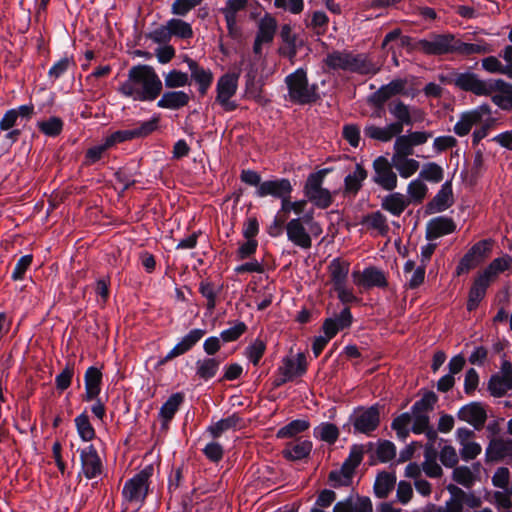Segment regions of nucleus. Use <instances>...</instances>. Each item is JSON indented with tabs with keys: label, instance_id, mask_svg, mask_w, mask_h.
<instances>
[{
	"label": "nucleus",
	"instance_id": "f257e3e1",
	"mask_svg": "<svg viewBox=\"0 0 512 512\" xmlns=\"http://www.w3.org/2000/svg\"><path fill=\"white\" fill-rule=\"evenodd\" d=\"M163 82L155 69L146 64L132 66L128 71V78L118 91L125 97L135 101L152 102L162 93Z\"/></svg>",
	"mask_w": 512,
	"mask_h": 512
},
{
	"label": "nucleus",
	"instance_id": "f03ea898",
	"mask_svg": "<svg viewBox=\"0 0 512 512\" xmlns=\"http://www.w3.org/2000/svg\"><path fill=\"white\" fill-rule=\"evenodd\" d=\"M388 112L395 118L394 122L385 127H378L374 124L366 125L364 135L372 140L390 142L396 135L403 132L405 126H412L415 122L409 105L400 99L392 100L387 105Z\"/></svg>",
	"mask_w": 512,
	"mask_h": 512
},
{
	"label": "nucleus",
	"instance_id": "7ed1b4c3",
	"mask_svg": "<svg viewBox=\"0 0 512 512\" xmlns=\"http://www.w3.org/2000/svg\"><path fill=\"white\" fill-rule=\"evenodd\" d=\"M285 84L292 103L307 105L316 103L320 99L318 85L309 84L307 70L303 67L288 74L285 77Z\"/></svg>",
	"mask_w": 512,
	"mask_h": 512
},
{
	"label": "nucleus",
	"instance_id": "20e7f679",
	"mask_svg": "<svg viewBox=\"0 0 512 512\" xmlns=\"http://www.w3.org/2000/svg\"><path fill=\"white\" fill-rule=\"evenodd\" d=\"M380 424L379 405L375 404L368 408L359 406L354 409L349 416L348 423L344 425H352L355 433L370 435Z\"/></svg>",
	"mask_w": 512,
	"mask_h": 512
},
{
	"label": "nucleus",
	"instance_id": "39448f33",
	"mask_svg": "<svg viewBox=\"0 0 512 512\" xmlns=\"http://www.w3.org/2000/svg\"><path fill=\"white\" fill-rule=\"evenodd\" d=\"M417 47L426 55L441 56L457 54L458 39L451 33H431L430 40H418Z\"/></svg>",
	"mask_w": 512,
	"mask_h": 512
},
{
	"label": "nucleus",
	"instance_id": "423d86ee",
	"mask_svg": "<svg viewBox=\"0 0 512 512\" xmlns=\"http://www.w3.org/2000/svg\"><path fill=\"white\" fill-rule=\"evenodd\" d=\"M154 472L153 465L145 466L141 471L135 474L131 479L126 481L122 494L128 501L143 502L148 495L149 479Z\"/></svg>",
	"mask_w": 512,
	"mask_h": 512
},
{
	"label": "nucleus",
	"instance_id": "0eeeda50",
	"mask_svg": "<svg viewBox=\"0 0 512 512\" xmlns=\"http://www.w3.org/2000/svg\"><path fill=\"white\" fill-rule=\"evenodd\" d=\"M374 175L372 181L382 189L392 192L396 189L398 178L393 171V163L384 156H378L373 161Z\"/></svg>",
	"mask_w": 512,
	"mask_h": 512
},
{
	"label": "nucleus",
	"instance_id": "6e6552de",
	"mask_svg": "<svg viewBox=\"0 0 512 512\" xmlns=\"http://www.w3.org/2000/svg\"><path fill=\"white\" fill-rule=\"evenodd\" d=\"M490 247L489 240H481L475 243L460 259L455 270L456 276L467 274L477 267L490 251Z\"/></svg>",
	"mask_w": 512,
	"mask_h": 512
},
{
	"label": "nucleus",
	"instance_id": "1a4fd4ad",
	"mask_svg": "<svg viewBox=\"0 0 512 512\" xmlns=\"http://www.w3.org/2000/svg\"><path fill=\"white\" fill-rule=\"evenodd\" d=\"M354 283L365 290L374 287L386 289L388 280L385 273L376 266H368L362 272L354 271L352 273Z\"/></svg>",
	"mask_w": 512,
	"mask_h": 512
},
{
	"label": "nucleus",
	"instance_id": "9d476101",
	"mask_svg": "<svg viewBox=\"0 0 512 512\" xmlns=\"http://www.w3.org/2000/svg\"><path fill=\"white\" fill-rule=\"evenodd\" d=\"M294 188L293 184L288 178H272L263 181V184L256 189L254 194L256 197L264 198L271 196L274 199H282L285 196L292 194Z\"/></svg>",
	"mask_w": 512,
	"mask_h": 512
},
{
	"label": "nucleus",
	"instance_id": "9b49d317",
	"mask_svg": "<svg viewBox=\"0 0 512 512\" xmlns=\"http://www.w3.org/2000/svg\"><path fill=\"white\" fill-rule=\"evenodd\" d=\"M489 96L492 102L503 110H512V85L503 79H491Z\"/></svg>",
	"mask_w": 512,
	"mask_h": 512
},
{
	"label": "nucleus",
	"instance_id": "f8f14e48",
	"mask_svg": "<svg viewBox=\"0 0 512 512\" xmlns=\"http://www.w3.org/2000/svg\"><path fill=\"white\" fill-rule=\"evenodd\" d=\"M457 88L465 91L473 93L476 96H489V84H491V79L482 80L479 76L470 71L460 72Z\"/></svg>",
	"mask_w": 512,
	"mask_h": 512
},
{
	"label": "nucleus",
	"instance_id": "ddd939ff",
	"mask_svg": "<svg viewBox=\"0 0 512 512\" xmlns=\"http://www.w3.org/2000/svg\"><path fill=\"white\" fill-rule=\"evenodd\" d=\"M457 417L472 425L475 430H481L487 420V413L480 402H470L459 409Z\"/></svg>",
	"mask_w": 512,
	"mask_h": 512
},
{
	"label": "nucleus",
	"instance_id": "4468645a",
	"mask_svg": "<svg viewBox=\"0 0 512 512\" xmlns=\"http://www.w3.org/2000/svg\"><path fill=\"white\" fill-rule=\"evenodd\" d=\"M454 203L451 180L442 184L436 195L426 204V214L440 213L450 208Z\"/></svg>",
	"mask_w": 512,
	"mask_h": 512
},
{
	"label": "nucleus",
	"instance_id": "2eb2a0df",
	"mask_svg": "<svg viewBox=\"0 0 512 512\" xmlns=\"http://www.w3.org/2000/svg\"><path fill=\"white\" fill-rule=\"evenodd\" d=\"M353 323V315L349 307H344L339 314L326 318L322 324V331L329 338H334L339 331L348 329Z\"/></svg>",
	"mask_w": 512,
	"mask_h": 512
},
{
	"label": "nucleus",
	"instance_id": "dca6fc26",
	"mask_svg": "<svg viewBox=\"0 0 512 512\" xmlns=\"http://www.w3.org/2000/svg\"><path fill=\"white\" fill-rule=\"evenodd\" d=\"M456 223L450 217L437 216L430 219L426 224L425 238L433 241L442 236L456 231Z\"/></svg>",
	"mask_w": 512,
	"mask_h": 512
},
{
	"label": "nucleus",
	"instance_id": "f3484780",
	"mask_svg": "<svg viewBox=\"0 0 512 512\" xmlns=\"http://www.w3.org/2000/svg\"><path fill=\"white\" fill-rule=\"evenodd\" d=\"M103 374L95 366L87 368L84 374L85 393L81 395L83 402H92L101 393Z\"/></svg>",
	"mask_w": 512,
	"mask_h": 512
},
{
	"label": "nucleus",
	"instance_id": "a211bd4d",
	"mask_svg": "<svg viewBox=\"0 0 512 512\" xmlns=\"http://www.w3.org/2000/svg\"><path fill=\"white\" fill-rule=\"evenodd\" d=\"M80 461L87 479L96 478L101 474L102 461L94 445H89L80 451Z\"/></svg>",
	"mask_w": 512,
	"mask_h": 512
},
{
	"label": "nucleus",
	"instance_id": "6ab92c4d",
	"mask_svg": "<svg viewBox=\"0 0 512 512\" xmlns=\"http://www.w3.org/2000/svg\"><path fill=\"white\" fill-rule=\"evenodd\" d=\"M287 238L294 245L302 249H310L312 246V239L307 232L301 219L293 218L285 226Z\"/></svg>",
	"mask_w": 512,
	"mask_h": 512
},
{
	"label": "nucleus",
	"instance_id": "aec40b11",
	"mask_svg": "<svg viewBox=\"0 0 512 512\" xmlns=\"http://www.w3.org/2000/svg\"><path fill=\"white\" fill-rule=\"evenodd\" d=\"M406 81L403 79H394L386 85H382L372 96L371 102L377 108L391 99L393 96L404 94Z\"/></svg>",
	"mask_w": 512,
	"mask_h": 512
},
{
	"label": "nucleus",
	"instance_id": "412c9836",
	"mask_svg": "<svg viewBox=\"0 0 512 512\" xmlns=\"http://www.w3.org/2000/svg\"><path fill=\"white\" fill-rule=\"evenodd\" d=\"M332 512H373V505L367 496L350 495L336 502Z\"/></svg>",
	"mask_w": 512,
	"mask_h": 512
},
{
	"label": "nucleus",
	"instance_id": "4be33fe9",
	"mask_svg": "<svg viewBox=\"0 0 512 512\" xmlns=\"http://www.w3.org/2000/svg\"><path fill=\"white\" fill-rule=\"evenodd\" d=\"M490 283L491 281L481 273H479L474 278V281L469 289L468 300L466 303V309L469 312H472L478 308L480 302L486 296V292L490 286Z\"/></svg>",
	"mask_w": 512,
	"mask_h": 512
},
{
	"label": "nucleus",
	"instance_id": "5701e85b",
	"mask_svg": "<svg viewBox=\"0 0 512 512\" xmlns=\"http://www.w3.org/2000/svg\"><path fill=\"white\" fill-rule=\"evenodd\" d=\"M512 457V439H492L485 451L486 462H497L505 457Z\"/></svg>",
	"mask_w": 512,
	"mask_h": 512
},
{
	"label": "nucleus",
	"instance_id": "b1692460",
	"mask_svg": "<svg viewBox=\"0 0 512 512\" xmlns=\"http://www.w3.org/2000/svg\"><path fill=\"white\" fill-rule=\"evenodd\" d=\"M307 371V360L303 353H298L296 359L293 357H285L282 365L277 368L278 374H286L291 379L302 376Z\"/></svg>",
	"mask_w": 512,
	"mask_h": 512
},
{
	"label": "nucleus",
	"instance_id": "393cba45",
	"mask_svg": "<svg viewBox=\"0 0 512 512\" xmlns=\"http://www.w3.org/2000/svg\"><path fill=\"white\" fill-rule=\"evenodd\" d=\"M243 426V419L239 416L238 413H233L232 415L222 418L218 420L216 423L211 424L207 427L206 432L213 439L219 438L223 433L229 430H239Z\"/></svg>",
	"mask_w": 512,
	"mask_h": 512
},
{
	"label": "nucleus",
	"instance_id": "a878e982",
	"mask_svg": "<svg viewBox=\"0 0 512 512\" xmlns=\"http://www.w3.org/2000/svg\"><path fill=\"white\" fill-rule=\"evenodd\" d=\"M410 204L411 200L404 194L393 191L381 200V208L396 217H399Z\"/></svg>",
	"mask_w": 512,
	"mask_h": 512
},
{
	"label": "nucleus",
	"instance_id": "bb28decb",
	"mask_svg": "<svg viewBox=\"0 0 512 512\" xmlns=\"http://www.w3.org/2000/svg\"><path fill=\"white\" fill-rule=\"evenodd\" d=\"M190 96L185 91L173 90L161 93V98L157 102V107L162 109L179 110L188 105Z\"/></svg>",
	"mask_w": 512,
	"mask_h": 512
},
{
	"label": "nucleus",
	"instance_id": "cd10ccee",
	"mask_svg": "<svg viewBox=\"0 0 512 512\" xmlns=\"http://www.w3.org/2000/svg\"><path fill=\"white\" fill-rule=\"evenodd\" d=\"M206 330L194 328L190 330L181 340L170 350V356H181L191 351L194 346L205 336Z\"/></svg>",
	"mask_w": 512,
	"mask_h": 512
},
{
	"label": "nucleus",
	"instance_id": "c85d7f7f",
	"mask_svg": "<svg viewBox=\"0 0 512 512\" xmlns=\"http://www.w3.org/2000/svg\"><path fill=\"white\" fill-rule=\"evenodd\" d=\"M378 68L366 54L350 53L348 71L362 75H375L379 72Z\"/></svg>",
	"mask_w": 512,
	"mask_h": 512
},
{
	"label": "nucleus",
	"instance_id": "c756f323",
	"mask_svg": "<svg viewBox=\"0 0 512 512\" xmlns=\"http://www.w3.org/2000/svg\"><path fill=\"white\" fill-rule=\"evenodd\" d=\"M312 450V442L303 440L299 442H288L282 451V455L289 461L302 460L309 456Z\"/></svg>",
	"mask_w": 512,
	"mask_h": 512
},
{
	"label": "nucleus",
	"instance_id": "7c9ffc66",
	"mask_svg": "<svg viewBox=\"0 0 512 512\" xmlns=\"http://www.w3.org/2000/svg\"><path fill=\"white\" fill-rule=\"evenodd\" d=\"M221 359L217 357H206L196 361V376L207 382L214 378L219 371Z\"/></svg>",
	"mask_w": 512,
	"mask_h": 512
},
{
	"label": "nucleus",
	"instance_id": "2f4dec72",
	"mask_svg": "<svg viewBox=\"0 0 512 512\" xmlns=\"http://www.w3.org/2000/svg\"><path fill=\"white\" fill-rule=\"evenodd\" d=\"M364 456L362 445L354 444L350 448L348 457L341 465L342 476L345 478H353L356 468L361 464Z\"/></svg>",
	"mask_w": 512,
	"mask_h": 512
},
{
	"label": "nucleus",
	"instance_id": "473e14b6",
	"mask_svg": "<svg viewBox=\"0 0 512 512\" xmlns=\"http://www.w3.org/2000/svg\"><path fill=\"white\" fill-rule=\"evenodd\" d=\"M239 73H226L222 75L217 82V96L220 98H231L235 95L238 87Z\"/></svg>",
	"mask_w": 512,
	"mask_h": 512
},
{
	"label": "nucleus",
	"instance_id": "72a5a7b5",
	"mask_svg": "<svg viewBox=\"0 0 512 512\" xmlns=\"http://www.w3.org/2000/svg\"><path fill=\"white\" fill-rule=\"evenodd\" d=\"M349 266L350 264L348 262L341 261L339 258H335L331 261L328 270L333 288L346 284Z\"/></svg>",
	"mask_w": 512,
	"mask_h": 512
},
{
	"label": "nucleus",
	"instance_id": "f704fd0d",
	"mask_svg": "<svg viewBox=\"0 0 512 512\" xmlns=\"http://www.w3.org/2000/svg\"><path fill=\"white\" fill-rule=\"evenodd\" d=\"M367 176V170L361 164H356L355 171L344 178L345 193L356 195L361 190L362 183Z\"/></svg>",
	"mask_w": 512,
	"mask_h": 512
},
{
	"label": "nucleus",
	"instance_id": "c9c22d12",
	"mask_svg": "<svg viewBox=\"0 0 512 512\" xmlns=\"http://www.w3.org/2000/svg\"><path fill=\"white\" fill-rule=\"evenodd\" d=\"M160 115L155 114L149 120L136 121L131 128L134 139H143L153 134L159 128Z\"/></svg>",
	"mask_w": 512,
	"mask_h": 512
},
{
	"label": "nucleus",
	"instance_id": "e433bc0d",
	"mask_svg": "<svg viewBox=\"0 0 512 512\" xmlns=\"http://www.w3.org/2000/svg\"><path fill=\"white\" fill-rule=\"evenodd\" d=\"M185 396L182 392L173 393L161 406L159 418L165 421H172L175 414L184 402Z\"/></svg>",
	"mask_w": 512,
	"mask_h": 512
},
{
	"label": "nucleus",
	"instance_id": "4c0bfd02",
	"mask_svg": "<svg viewBox=\"0 0 512 512\" xmlns=\"http://www.w3.org/2000/svg\"><path fill=\"white\" fill-rule=\"evenodd\" d=\"M276 29V19L269 13H266L259 21L256 38L262 39L265 43H271L274 39Z\"/></svg>",
	"mask_w": 512,
	"mask_h": 512
},
{
	"label": "nucleus",
	"instance_id": "58836bf2",
	"mask_svg": "<svg viewBox=\"0 0 512 512\" xmlns=\"http://www.w3.org/2000/svg\"><path fill=\"white\" fill-rule=\"evenodd\" d=\"M395 483L396 476L394 474L385 471L379 473L373 487L375 496L379 499L386 498L394 488Z\"/></svg>",
	"mask_w": 512,
	"mask_h": 512
},
{
	"label": "nucleus",
	"instance_id": "ea45409f",
	"mask_svg": "<svg viewBox=\"0 0 512 512\" xmlns=\"http://www.w3.org/2000/svg\"><path fill=\"white\" fill-rule=\"evenodd\" d=\"M183 61L188 65L191 72L190 79L194 80L198 85L202 83H212L213 74L209 69L201 67L194 59L184 56Z\"/></svg>",
	"mask_w": 512,
	"mask_h": 512
},
{
	"label": "nucleus",
	"instance_id": "a19ab883",
	"mask_svg": "<svg viewBox=\"0 0 512 512\" xmlns=\"http://www.w3.org/2000/svg\"><path fill=\"white\" fill-rule=\"evenodd\" d=\"M512 268V257L505 255L503 257L495 258L491 263L481 272L491 282L499 274Z\"/></svg>",
	"mask_w": 512,
	"mask_h": 512
},
{
	"label": "nucleus",
	"instance_id": "79ce46f5",
	"mask_svg": "<svg viewBox=\"0 0 512 512\" xmlns=\"http://www.w3.org/2000/svg\"><path fill=\"white\" fill-rule=\"evenodd\" d=\"M171 37H177L182 40L191 39L194 32L190 23L179 19L171 18L167 21Z\"/></svg>",
	"mask_w": 512,
	"mask_h": 512
},
{
	"label": "nucleus",
	"instance_id": "37998d69",
	"mask_svg": "<svg viewBox=\"0 0 512 512\" xmlns=\"http://www.w3.org/2000/svg\"><path fill=\"white\" fill-rule=\"evenodd\" d=\"M75 426L79 437L85 441H91L96 437V432L94 427L92 426L87 411L85 410L80 415H78L75 419Z\"/></svg>",
	"mask_w": 512,
	"mask_h": 512
},
{
	"label": "nucleus",
	"instance_id": "c03bdc74",
	"mask_svg": "<svg viewBox=\"0 0 512 512\" xmlns=\"http://www.w3.org/2000/svg\"><path fill=\"white\" fill-rule=\"evenodd\" d=\"M310 427V422L305 419H296L292 420L285 426L281 427L277 433L276 437L279 439L284 438H292L306 430Z\"/></svg>",
	"mask_w": 512,
	"mask_h": 512
},
{
	"label": "nucleus",
	"instance_id": "a18cd8bd",
	"mask_svg": "<svg viewBox=\"0 0 512 512\" xmlns=\"http://www.w3.org/2000/svg\"><path fill=\"white\" fill-rule=\"evenodd\" d=\"M314 437L328 444H334L339 437L338 427L330 422H322L313 430Z\"/></svg>",
	"mask_w": 512,
	"mask_h": 512
},
{
	"label": "nucleus",
	"instance_id": "49530a36",
	"mask_svg": "<svg viewBox=\"0 0 512 512\" xmlns=\"http://www.w3.org/2000/svg\"><path fill=\"white\" fill-rule=\"evenodd\" d=\"M362 224H367L370 228L375 229L381 236H386L389 232L386 216L380 212H372L363 217Z\"/></svg>",
	"mask_w": 512,
	"mask_h": 512
},
{
	"label": "nucleus",
	"instance_id": "de8ad7c7",
	"mask_svg": "<svg viewBox=\"0 0 512 512\" xmlns=\"http://www.w3.org/2000/svg\"><path fill=\"white\" fill-rule=\"evenodd\" d=\"M351 52L333 51L324 59L325 65L332 70L348 71Z\"/></svg>",
	"mask_w": 512,
	"mask_h": 512
},
{
	"label": "nucleus",
	"instance_id": "09e8293b",
	"mask_svg": "<svg viewBox=\"0 0 512 512\" xmlns=\"http://www.w3.org/2000/svg\"><path fill=\"white\" fill-rule=\"evenodd\" d=\"M190 84L189 75L177 69L164 73V85L168 89L185 87Z\"/></svg>",
	"mask_w": 512,
	"mask_h": 512
},
{
	"label": "nucleus",
	"instance_id": "8fccbe9b",
	"mask_svg": "<svg viewBox=\"0 0 512 512\" xmlns=\"http://www.w3.org/2000/svg\"><path fill=\"white\" fill-rule=\"evenodd\" d=\"M221 289H222V287L216 288L214 283H212L208 280H203L200 282L199 293L207 300V303H206L207 310L212 311L215 309L216 302H217V295L221 291Z\"/></svg>",
	"mask_w": 512,
	"mask_h": 512
},
{
	"label": "nucleus",
	"instance_id": "3c124183",
	"mask_svg": "<svg viewBox=\"0 0 512 512\" xmlns=\"http://www.w3.org/2000/svg\"><path fill=\"white\" fill-rule=\"evenodd\" d=\"M511 389L512 382L498 374L492 375L488 381V391L494 397H503Z\"/></svg>",
	"mask_w": 512,
	"mask_h": 512
},
{
	"label": "nucleus",
	"instance_id": "603ef678",
	"mask_svg": "<svg viewBox=\"0 0 512 512\" xmlns=\"http://www.w3.org/2000/svg\"><path fill=\"white\" fill-rule=\"evenodd\" d=\"M438 396L433 391L426 392L422 398L416 401L411 407L412 414H426L434 409Z\"/></svg>",
	"mask_w": 512,
	"mask_h": 512
},
{
	"label": "nucleus",
	"instance_id": "864d4df0",
	"mask_svg": "<svg viewBox=\"0 0 512 512\" xmlns=\"http://www.w3.org/2000/svg\"><path fill=\"white\" fill-rule=\"evenodd\" d=\"M394 168L399 172L402 178H409L417 172L419 169V162L412 158H398V160H392Z\"/></svg>",
	"mask_w": 512,
	"mask_h": 512
},
{
	"label": "nucleus",
	"instance_id": "5fc2aeb1",
	"mask_svg": "<svg viewBox=\"0 0 512 512\" xmlns=\"http://www.w3.org/2000/svg\"><path fill=\"white\" fill-rule=\"evenodd\" d=\"M331 171L330 168H324L317 172L309 174L303 187L304 195L323 188L325 176Z\"/></svg>",
	"mask_w": 512,
	"mask_h": 512
},
{
	"label": "nucleus",
	"instance_id": "6e6d98bb",
	"mask_svg": "<svg viewBox=\"0 0 512 512\" xmlns=\"http://www.w3.org/2000/svg\"><path fill=\"white\" fill-rule=\"evenodd\" d=\"M309 202L319 209H327L333 203V196L327 188L313 191L310 194L304 195Z\"/></svg>",
	"mask_w": 512,
	"mask_h": 512
},
{
	"label": "nucleus",
	"instance_id": "4d7b16f0",
	"mask_svg": "<svg viewBox=\"0 0 512 512\" xmlns=\"http://www.w3.org/2000/svg\"><path fill=\"white\" fill-rule=\"evenodd\" d=\"M39 130L48 137H57L63 130V120L60 117L52 116L45 121L38 122Z\"/></svg>",
	"mask_w": 512,
	"mask_h": 512
},
{
	"label": "nucleus",
	"instance_id": "13d9d810",
	"mask_svg": "<svg viewBox=\"0 0 512 512\" xmlns=\"http://www.w3.org/2000/svg\"><path fill=\"white\" fill-rule=\"evenodd\" d=\"M419 177L432 183H439L444 178V170L437 163L429 162L423 165Z\"/></svg>",
	"mask_w": 512,
	"mask_h": 512
},
{
	"label": "nucleus",
	"instance_id": "bf43d9fd",
	"mask_svg": "<svg viewBox=\"0 0 512 512\" xmlns=\"http://www.w3.org/2000/svg\"><path fill=\"white\" fill-rule=\"evenodd\" d=\"M266 351V343L260 338H256L245 349V356L254 365L258 366Z\"/></svg>",
	"mask_w": 512,
	"mask_h": 512
},
{
	"label": "nucleus",
	"instance_id": "052dcab7",
	"mask_svg": "<svg viewBox=\"0 0 512 512\" xmlns=\"http://www.w3.org/2000/svg\"><path fill=\"white\" fill-rule=\"evenodd\" d=\"M452 479L465 488L470 489L476 481V476L468 466H455Z\"/></svg>",
	"mask_w": 512,
	"mask_h": 512
},
{
	"label": "nucleus",
	"instance_id": "680f3d73",
	"mask_svg": "<svg viewBox=\"0 0 512 512\" xmlns=\"http://www.w3.org/2000/svg\"><path fill=\"white\" fill-rule=\"evenodd\" d=\"M428 192V187L426 184L420 179L412 180L407 186V194L408 199L411 200V203L420 204L426 197Z\"/></svg>",
	"mask_w": 512,
	"mask_h": 512
},
{
	"label": "nucleus",
	"instance_id": "e2e57ef3",
	"mask_svg": "<svg viewBox=\"0 0 512 512\" xmlns=\"http://www.w3.org/2000/svg\"><path fill=\"white\" fill-rule=\"evenodd\" d=\"M394 142V154L392 160H398V158H406L413 154V146L407 135H396Z\"/></svg>",
	"mask_w": 512,
	"mask_h": 512
},
{
	"label": "nucleus",
	"instance_id": "0e129e2a",
	"mask_svg": "<svg viewBox=\"0 0 512 512\" xmlns=\"http://www.w3.org/2000/svg\"><path fill=\"white\" fill-rule=\"evenodd\" d=\"M257 74V68L254 64L250 63L245 74V87L246 93L252 97H257L261 92L256 81Z\"/></svg>",
	"mask_w": 512,
	"mask_h": 512
},
{
	"label": "nucleus",
	"instance_id": "69168bd1",
	"mask_svg": "<svg viewBox=\"0 0 512 512\" xmlns=\"http://www.w3.org/2000/svg\"><path fill=\"white\" fill-rule=\"evenodd\" d=\"M248 327L242 321H237L234 326L221 331L220 338L224 343L237 341L246 331Z\"/></svg>",
	"mask_w": 512,
	"mask_h": 512
},
{
	"label": "nucleus",
	"instance_id": "338daca9",
	"mask_svg": "<svg viewBox=\"0 0 512 512\" xmlns=\"http://www.w3.org/2000/svg\"><path fill=\"white\" fill-rule=\"evenodd\" d=\"M73 375H74V363L68 362V363H66V366L64 367L62 372L59 373L55 377L56 388L61 392L68 389L71 385Z\"/></svg>",
	"mask_w": 512,
	"mask_h": 512
},
{
	"label": "nucleus",
	"instance_id": "774afa93",
	"mask_svg": "<svg viewBox=\"0 0 512 512\" xmlns=\"http://www.w3.org/2000/svg\"><path fill=\"white\" fill-rule=\"evenodd\" d=\"M376 455L381 463H386L396 456V446L389 440H380L376 450Z\"/></svg>",
	"mask_w": 512,
	"mask_h": 512
}]
</instances>
